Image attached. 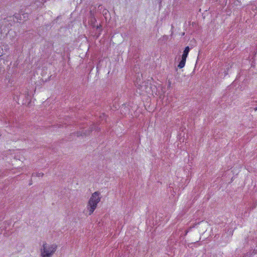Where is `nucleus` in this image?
I'll return each mask as SVG.
<instances>
[{
  "instance_id": "1",
  "label": "nucleus",
  "mask_w": 257,
  "mask_h": 257,
  "mask_svg": "<svg viewBox=\"0 0 257 257\" xmlns=\"http://www.w3.org/2000/svg\"><path fill=\"white\" fill-rule=\"evenodd\" d=\"M100 195V193L98 191H96L91 195L87 206V209L89 212V215L92 214L97 207V204L100 202L101 199V197L99 196Z\"/></svg>"
},
{
  "instance_id": "2",
  "label": "nucleus",
  "mask_w": 257,
  "mask_h": 257,
  "mask_svg": "<svg viewBox=\"0 0 257 257\" xmlns=\"http://www.w3.org/2000/svg\"><path fill=\"white\" fill-rule=\"evenodd\" d=\"M57 248V245L56 244L50 245L45 242L40 249L41 255L42 257H51Z\"/></svg>"
},
{
  "instance_id": "3",
  "label": "nucleus",
  "mask_w": 257,
  "mask_h": 257,
  "mask_svg": "<svg viewBox=\"0 0 257 257\" xmlns=\"http://www.w3.org/2000/svg\"><path fill=\"white\" fill-rule=\"evenodd\" d=\"M100 128L97 125V124H93L89 130H83L81 131L77 132L76 133L77 136H86L90 134V133L93 130L99 131Z\"/></svg>"
},
{
  "instance_id": "4",
  "label": "nucleus",
  "mask_w": 257,
  "mask_h": 257,
  "mask_svg": "<svg viewBox=\"0 0 257 257\" xmlns=\"http://www.w3.org/2000/svg\"><path fill=\"white\" fill-rule=\"evenodd\" d=\"M14 16L18 20H23V21L26 20L28 17L27 13H23L22 14H15L14 15Z\"/></svg>"
},
{
  "instance_id": "5",
  "label": "nucleus",
  "mask_w": 257,
  "mask_h": 257,
  "mask_svg": "<svg viewBox=\"0 0 257 257\" xmlns=\"http://www.w3.org/2000/svg\"><path fill=\"white\" fill-rule=\"evenodd\" d=\"M189 51H190L189 47V46L186 47L183 51V53L182 56V58L186 59L188 56Z\"/></svg>"
},
{
  "instance_id": "6",
  "label": "nucleus",
  "mask_w": 257,
  "mask_h": 257,
  "mask_svg": "<svg viewBox=\"0 0 257 257\" xmlns=\"http://www.w3.org/2000/svg\"><path fill=\"white\" fill-rule=\"evenodd\" d=\"M186 59L181 58V60L178 65V67L179 68H182L184 67L186 63Z\"/></svg>"
},
{
  "instance_id": "7",
  "label": "nucleus",
  "mask_w": 257,
  "mask_h": 257,
  "mask_svg": "<svg viewBox=\"0 0 257 257\" xmlns=\"http://www.w3.org/2000/svg\"><path fill=\"white\" fill-rule=\"evenodd\" d=\"M32 176H37L39 177H42L44 176V173H33L32 174Z\"/></svg>"
},
{
  "instance_id": "8",
  "label": "nucleus",
  "mask_w": 257,
  "mask_h": 257,
  "mask_svg": "<svg viewBox=\"0 0 257 257\" xmlns=\"http://www.w3.org/2000/svg\"><path fill=\"white\" fill-rule=\"evenodd\" d=\"M255 254V253H257V250H253V251H252V254Z\"/></svg>"
},
{
  "instance_id": "9",
  "label": "nucleus",
  "mask_w": 257,
  "mask_h": 257,
  "mask_svg": "<svg viewBox=\"0 0 257 257\" xmlns=\"http://www.w3.org/2000/svg\"><path fill=\"white\" fill-rule=\"evenodd\" d=\"M167 39V36H164L163 37V39H165V40H166Z\"/></svg>"
},
{
  "instance_id": "10",
  "label": "nucleus",
  "mask_w": 257,
  "mask_h": 257,
  "mask_svg": "<svg viewBox=\"0 0 257 257\" xmlns=\"http://www.w3.org/2000/svg\"><path fill=\"white\" fill-rule=\"evenodd\" d=\"M257 110V107L254 108V110L256 111Z\"/></svg>"
},
{
  "instance_id": "11",
  "label": "nucleus",
  "mask_w": 257,
  "mask_h": 257,
  "mask_svg": "<svg viewBox=\"0 0 257 257\" xmlns=\"http://www.w3.org/2000/svg\"><path fill=\"white\" fill-rule=\"evenodd\" d=\"M169 85L170 86L171 85V82H169Z\"/></svg>"
},
{
  "instance_id": "12",
  "label": "nucleus",
  "mask_w": 257,
  "mask_h": 257,
  "mask_svg": "<svg viewBox=\"0 0 257 257\" xmlns=\"http://www.w3.org/2000/svg\"><path fill=\"white\" fill-rule=\"evenodd\" d=\"M188 231H186V234L188 233Z\"/></svg>"
}]
</instances>
